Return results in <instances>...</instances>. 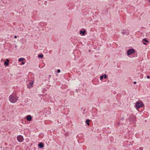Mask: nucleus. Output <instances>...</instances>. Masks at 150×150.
Segmentation results:
<instances>
[{"label": "nucleus", "instance_id": "a211bd4d", "mask_svg": "<svg viewBox=\"0 0 150 150\" xmlns=\"http://www.w3.org/2000/svg\"><path fill=\"white\" fill-rule=\"evenodd\" d=\"M139 149L140 150H143V148L142 147H140V148H139Z\"/></svg>", "mask_w": 150, "mask_h": 150}, {"label": "nucleus", "instance_id": "20e7f679", "mask_svg": "<svg viewBox=\"0 0 150 150\" xmlns=\"http://www.w3.org/2000/svg\"><path fill=\"white\" fill-rule=\"evenodd\" d=\"M17 139L18 142H21L23 140V137L22 136L19 135L17 137Z\"/></svg>", "mask_w": 150, "mask_h": 150}, {"label": "nucleus", "instance_id": "39448f33", "mask_svg": "<svg viewBox=\"0 0 150 150\" xmlns=\"http://www.w3.org/2000/svg\"><path fill=\"white\" fill-rule=\"evenodd\" d=\"M87 33L86 31L85 30H81L80 31V34L82 36L85 35Z\"/></svg>", "mask_w": 150, "mask_h": 150}, {"label": "nucleus", "instance_id": "2eb2a0df", "mask_svg": "<svg viewBox=\"0 0 150 150\" xmlns=\"http://www.w3.org/2000/svg\"><path fill=\"white\" fill-rule=\"evenodd\" d=\"M40 25H41V28H42V27H43V28H44V27H42V25H44V23H42V22H41V23H40Z\"/></svg>", "mask_w": 150, "mask_h": 150}, {"label": "nucleus", "instance_id": "0eeeda50", "mask_svg": "<svg viewBox=\"0 0 150 150\" xmlns=\"http://www.w3.org/2000/svg\"><path fill=\"white\" fill-rule=\"evenodd\" d=\"M33 81H32L29 84L27 85V87L29 88H30L33 87Z\"/></svg>", "mask_w": 150, "mask_h": 150}, {"label": "nucleus", "instance_id": "4be33fe9", "mask_svg": "<svg viewBox=\"0 0 150 150\" xmlns=\"http://www.w3.org/2000/svg\"><path fill=\"white\" fill-rule=\"evenodd\" d=\"M22 64H24L25 63L24 62H22Z\"/></svg>", "mask_w": 150, "mask_h": 150}, {"label": "nucleus", "instance_id": "1a4fd4ad", "mask_svg": "<svg viewBox=\"0 0 150 150\" xmlns=\"http://www.w3.org/2000/svg\"><path fill=\"white\" fill-rule=\"evenodd\" d=\"M107 77V76L106 74H104V75L101 76L100 77V80H102L103 78L106 79Z\"/></svg>", "mask_w": 150, "mask_h": 150}, {"label": "nucleus", "instance_id": "ddd939ff", "mask_svg": "<svg viewBox=\"0 0 150 150\" xmlns=\"http://www.w3.org/2000/svg\"><path fill=\"white\" fill-rule=\"evenodd\" d=\"M38 57L39 58H42L43 57V55L42 54H39L38 56Z\"/></svg>", "mask_w": 150, "mask_h": 150}, {"label": "nucleus", "instance_id": "9d476101", "mask_svg": "<svg viewBox=\"0 0 150 150\" xmlns=\"http://www.w3.org/2000/svg\"><path fill=\"white\" fill-rule=\"evenodd\" d=\"M38 146L40 148H42L44 147L43 144L42 142L40 143L38 145Z\"/></svg>", "mask_w": 150, "mask_h": 150}, {"label": "nucleus", "instance_id": "4468645a", "mask_svg": "<svg viewBox=\"0 0 150 150\" xmlns=\"http://www.w3.org/2000/svg\"><path fill=\"white\" fill-rule=\"evenodd\" d=\"M24 58H20L19 59H18V61L19 62H21V61H23V60L24 59Z\"/></svg>", "mask_w": 150, "mask_h": 150}, {"label": "nucleus", "instance_id": "6e6552de", "mask_svg": "<svg viewBox=\"0 0 150 150\" xmlns=\"http://www.w3.org/2000/svg\"><path fill=\"white\" fill-rule=\"evenodd\" d=\"M26 120L28 121H30L32 120V117L30 115L27 116Z\"/></svg>", "mask_w": 150, "mask_h": 150}, {"label": "nucleus", "instance_id": "f257e3e1", "mask_svg": "<svg viewBox=\"0 0 150 150\" xmlns=\"http://www.w3.org/2000/svg\"><path fill=\"white\" fill-rule=\"evenodd\" d=\"M18 98L15 94H11L9 97V100L11 103H14L17 101Z\"/></svg>", "mask_w": 150, "mask_h": 150}, {"label": "nucleus", "instance_id": "f8f14e48", "mask_svg": "<svg viewBox=\"0 0 150 150\" xmlns=\"http://www.w3.org/2000/svg\"><path fill=\"white\" fill-rule=\"evenodd\" d=\"M90 120H87L86 121V123L88 125H89V122H90Z\"/></svg>", "mask_w": 150, "mask_h": 150}, {"label": "nucleus", "instance_id": "f03ea898", "mask_svg": "<svg viewBox=\"0 0 150 150\" xmlns=\"http://www.w3.org/2000/svg\"><path fill=\"white\" fill-rule=\"evenodd\" d=\"M143 105V104L142 102L138 101L136 102L135 106L136 108L138 109L140 107H142Z\"/></svg>", "mask_w": 150, "mask_h": 150}, {"label": "nucleus", "instance_id": "f3484780", "mask_svg": "<svg viewBox=\"0 0 150 150\" xmlns=\"http://www.w3.org/2000/svg\"><path fill=\"white\" fill-rule=\"evenodd\" d=\"M60 72V69H58L57 70V72L59 73Z\"/></svg>", "mask_w": 150, "mask_h": 150}, {"label": "nucleus", "instance_id": "dca6fc26", "mask_svg": "<svg viewBox=\"0 0 150 150\" xmlns=\"http://www.w3.org/2000/svg\"><path fill=\"white\" fill-rule=\"evenodd\" d=\"M143 40L144 41L146 42H148V41L147 40H146V38L144 39H143Z\"/></svg>", "mask_w": 150, "mask_h": 150}, {"label": "nucleus", "instance_id": "b1692460", "mask_svg": "<svg viewBox=\"0 0 150 150\" xmlns=\"http://www.w3.org/2000/svg\"><path fill=\"white\" fill-rule=\"evenodd\" d=\"M149 1H150V0H148Z\"/></svg>", "mask_w": 150, "mask_h": 150}, {"label": "nucleus", "instance_id": "5701e85b", "mask_svg": "<svg viewBox=\"0 0 150 150\" xmlns=\"http://www.w3.org/2000/svg\"><path fill=\"white\" fill-rule=\"evenodd\" d=\"M143 44H144V45H146V44L145 43V42H143Z\"/></svg>", "mask_w": 150, "mask_h": 150}, {"label": "nucleus", "instance_id": "7ed1b4c3", "mask_svg": "<svg viewBox=\"0 0 150 150\" xmlns=\"http://www.w3.org/2000/svg\"><path fill=\"white\" fill-rule=\"evenodd\" d=\"M135 52V50L134 49H132L129 50L127 52L128 55H129L134 53Z\"/></svg>", "mask_w": 150, "mask_h": 150}, {"label": "nucleus", "instance_id": "6ab92c4d", "mask_svg": "<svg viewBox=\"0 0 150 150\" xmlns=\"http://www.w3.org/2000/svg\"><path fill=\"white\" fill-rule=\"evenodd\" d=\"M150 76H147V79H149V78H150Z\"/></svg>", "mask_w": 150, "mask_h": 150}, {"label": "nucleus", "instance_id": "aec40b11", "mask_svg": "<svg viewBox=\"0 0 150 150\" xmlns=\"http://www.w3.org/2000/svg\"><path fill=\"white\" fill-rule=\"evenodd\" d=\"M17 38V36H16V35H15V36H14V38Z\"/></svg>", "mask_w": 150, "mask_h": 150}, {"label": "nucleus", "instance_id": "9b49d317", "mask_svg": "<svg viewBox=\"0 0 150 150\" xmlns=\"http://www.w3.org/2000/svg\"><path fill=\"white\" fill-rule=\"evenodd\" d=\"M9 60L8 59H7L6 61L4 62V64L6 66H8L9 65Z\"/></svg>", "mask_w": 150, "mask_h": 150}, {"label": "nucleus", "instance_id": "423d86ee", "mask_svg": "<svg viewBox=\"0 0 150 150\" xmlns=\"http://www.w3.org/2000/svg\"><path fill=\"white\" fill-rule=\"evenodd\" d=\"M122 34L125 35H127L128 33V30H122Z\"/></svg>", "mask_w": 150, "mask_h": 150}, {"label": "nucleus", "instance_id": "412c9836", "mask_svg": "<svg viewBox=\"0 0 150 150\" xmlns=\"http://www.w3.org/2000/svg\"><path fill=\"white\" fill-rule=\"evenodd\" d=\"M134 84H135L136 83V81H134Z\"/></svg>", "mask_w": 150, "mask_h": 150}, {"label": "nucleus", "instance_id": "393cba45", "mask_svg": "<svg viewBox=\"0 0 150 150\" xmlns=\"http://www.w3.org/2000/svg\"><path fill=\"white\" fill-rule=\"evenodd\" d=\"M120 124L119 123H118V125H119Z\"/></svg>", "mask_w": 150, "mask_h": 150}]
</instances>
